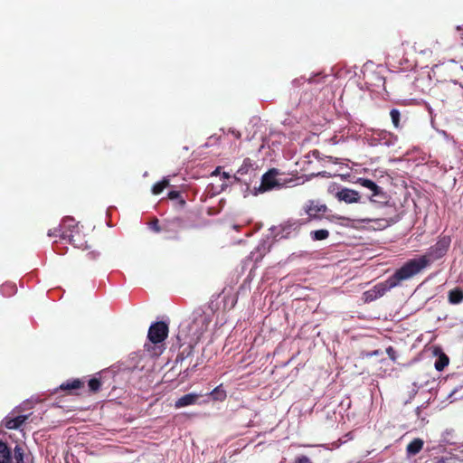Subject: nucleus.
<instances>
[{"mask_svg": "<svg viewBox=\"0 0 463 463\" xmlns=\"http://www.w3.org/2000/svg\"><path fill=\"white\" fill-rule=\"evenodd\" d=\"M450 241V238L448 236L440 238L424 255L409 260L404 265L412 276L419 274L421 270L430 266L431 262L442 258L447 253Z\"/></svg>", "mask_w": 463, "mask_h": 463, "instance_id": "1", "label": "nucleus"}, {"mask_svg": "<svg viewBox=\"0 0 463 463\" xmlns=\"http://www.w3.org/2000/svg\"><path fill=\"white\" fill-rule=\"evenodd\" d=\"M413 276L409 271L407 267L403 264L398 269L391 277L384 282L375 285L373 288L377 293L378 298L383 297L388 290L397 287L402 281L409 279Z\"/></svg>", "mask_w": 463, "mask_h": 463, "instance_id": "2", "label": "nucleus"}, {"mask_svg": "<svg viewBox=\"0 0 463 463\" xmlns=\"http://www.w3.org/2000/svg\"><path fill=\"white\" fill-rule=\"evenodd\" d=\"M210 323L211 317L204 312L200 311L194 314L193 321L189 325V332L195 343L207 331Z\"/></svg>", "mask_w": 463, "mask_h": 463, "instance_id": "3", "label": "nucleus"}, {"mask_svg": "<svg viewBox=\"0 0 463 463\" xmlns=\"http://www.w3.org/2000/svg\"><path fill=\"white\" fill-rule=\"evenodd\" d=\"M439 82L436 89L437 91L440 94L441 99H453L461 94L463 90V87L458 83L457 80L450 79L449 80H439Z\"/></svg>", "mask_w": 463, "mask_h": 463, "instance_id": "4", "label": "nucleus"}, {"mask_svg": "<svg viewBox=\"0 0 463 463\" xmlns=\"http://www.w3.org/2000/svg\"><path fill=\"white\" fill-rule=\"evenodd\" d=\"M168 335V326L165 322L158 321L153 323L147 333V338L151 344L156 345L163 343Z\"/></svg>", "mask_w": 463, "mask_h": 463, "instance_id": "5", "label": "nucleus"}, {"mask_svg": "<svg viewBox=\"0 0 463 463\" xmlns=\"http://www.w3.org/2000/svg\"><path fill=\"white\" fill-rule=\"evenodd\" d=\"M356 184L369 189L372 194L369 196V200L372 203L385 202L387 200V194L383 189L377 185L373 181L367 178H358Z\"/></svg>", "mask_w": 463, "mask_h": 463, "instance_id": "6", "label": "nucleus"}, {"mask_svg": "<svg viewBox=\"0 0 463 463\" xmlns=\"http://www.w3.org/2000/svg\"><path fill=\"white\" fill-rule=\"evenodd\" d=\"M18 408L13 410L4 420L2 424L8 430H21L23 424L29 419L32 413L19 415Z\"/></svg>", "mask_w": 463, "mask_h": 463, "instance_id": "7", "label": "nucleus"}, {"mask_svg": "<svg viewBox=\"0 0 463 463\" xmlns=\"http://www.w3.org/2000/svg\"><path fill=\"white\" fill-rule=\"evenodd\" d=\"M61 239L69 241L75 248L87 250L89 249L88 241L80 230H71V232H64L61 234Z\"/></svg>", "mask_w": 463, "mask_h": 463, "instance_id": "8", "label": "nucleus"}, {"mask_svg": "<svg viewBox=\"0 0 463 463\" xmlns=\"http://www.w3.org/2000/svg\"><path fill=\"white\" fill-rule=\"evenodd\" d=\"M278 171L276 169H270L262 175L261 183L259 188L260 192H266L273 189L276 186H279L280 184L277 180L276 176Z\"/></svg>", "mask_w": 463, "mask_h": 463, "instance_id": "9", "label": "nucleus"}, {"mask_svg": "<svg viewBox=\"0 0 463 463\" xmlns=\"http://www.w3.org/2000/svg\"><path fill=\"white\" fill-rule=\"evenodd\" d=\"M335 197L338 201L345 202V203H355L361 200L359 192L346 187L340 189L335 194Z\"/></svg>", "mask_w": 463, "mask_h": 463, "instance_id": "10", "label": "nucleus"}, {"mask_svg": "<svg viewBox=\"0 0 463 463\" xmlns=\"http://www.w3.org/2000/svg\"><path fill=\"white\" fill-rule=\"evenodd\" d=\"M326 206L325 204H316L314 201H309L306 206L305 211L308 215V221L312 219H320L322 213H326Z\"/></svg>", "mask_w": 463, "mask_h": 463, "instance_id": "11", "label": "nucleus"}, {"mask_svg": "<svg viewBox=\"0 0 463 463\" xmlns=\"http://www.w3.org/2000/svg\"><path fill=\"white\" fill-rule=\"evenodd\" d=\"M84 387V382L80 379H70L62 383L59 389L66 392L68 394L74 393V391Z\"/></svg>", "mask_w": 463, "mask_h": 463, "instance_id": "12", "label": "nucleus"}, {"mask_svg": "<svg viewBox=\"0 0 463 463\" xmlns=\"http://www.w3.org/2000/svg\"><path fill=\"white\" fill-rule=\"evenodd\" d=\"M424 45L425 49L420 50V52L422 53L430 52L438 54L439 52H441L442 49L441 43L438 40H435L433 38H427L425 40Z\"/></svg>", "mask_w": 463, "mask_h": 463, "instance_id": "13", "label": "nucleus"}, {"mask_svg": "<svg viewBox=\"0 0 463 463\" xmlns=\"http://www.w3.org/2000/svg\"><path fill=\"white\" fill-rule=\"evenodd\" d=\"M199 398L198 394L195 393H188L182 397H180L175 403V408H182L185 406H189L192 404L196 403L197 400Z\"/></svg>", "mask_w": 463, "mask_h": 463, "instance_id": "14", "label": "nucleus"}, {"mask_svg": "<svg viewBox=\"0 0 463 463\" xmlns=\"http://www.w3.org/2000/svg\"><path fill=\"white\" fill-rule=\"evenodd\" d=\"M448 300L451 305H458L463 302V289L459 287L450 289L448 292Z\"/></svg>", "mask_w": 463, "mask_h": 463, "instance_id": "15", "label": "nucleus"}, {"mask_svg": "<svg viewBox=\"0 0 463 463\" xmlns=\"http://www.w3.org/2000/svg\"><path fill=\"white\" fill-rule=\"evenodd\" d=\"M253 171H254V168H253V163H252L251 159L245 158L242 162V165L237 170L236 175L239 176L235 175V178L238 180H241V177H242Z\"/></svg>", "mask_w": 463, "mask_h": 463, "instance_id": "16", "label": "nucleus"}, {"mask_svg": "<svg viewBox=\"0 0 463 463\" xmlns=\"http://www.w3.org/2000/svg\"><path fill=\"white\" fill-rule=\"evenodd\" d=\"M0 463H13L11 449L2 440H0Z\"/></svg>", "mask_w": 463, "mask_h": 463, "instance_id": "17", "label": "nucleus"}, {"mask_svg": "<svg viewBox=\"0 0 463 463\" xmlns=\"http://www.w3.org/2000/svg\"><path fill=\"white\" fill-rule=\"evenodd\" d=\"M302 223L297 222H288L280 225L281 235L280 238H287L289 236L292 231H297Z\"/></svg>", "mask_w": 463, "mask_h": 463, "instance_id": "18", "label": "nucleus"}, {"mask_svg": "<svg viewBox=\"0 0 463 463\" xmlns=\"http://www.w3.org/2000/svg\"><path fill=\"white\" fill-rule=\"evenodd\" d=\"M423 440L417 438L411 440L406 448L407 453L409 455H416L418 454L423 448Z\"/></svg>", "mask_w": 463, "mask_h": 463, "instance_id": "19", "label": "nucleus"}, {"mask_svg": "<svg viewBox=\"0 0 463 463\" xmlns=\"http://www.w3.org/2000/svg\"><path fill=\"white\" fill-rule=\"evenodd\" d=\"M60 225L63 231H67L68 232H71V230H80L79 222L70 216L64 217Z\"/></svg>", "mask_w": 463, "mask_h": 463, "instance_id": "20", "label": "nucleus"}, {"mask_svg": "<svg viewBox=\"0 0 463 463\" xmlns=\"http://www.w3.org/2000/svg\"><path fill=\"white\" fill-rule=\"evenodd\" d=\"M194 343H189L183 350L177 354L175 363H183L186 358L190 357L194 353Z\"/></svg>", "mask_w": 463, "mask_h": 463, "instance_id": "21", "label": "nucleus"}, {"mask_svg": "<svg viewBox=\"0 0 463 463\" xmlns=\"http://www.w3.org/2000/svg\"><path fill=\"white\" fill-rule=\"evenodd\" d=\"M169 179L167 177H164L160 182L156 183L152 187V193L156 195L160 194L165 188L169 185Z\"/></svg>", "mask_w": 463, "mask_h": 463, "instance_id": "22", "label": "nucleus"}, {"mask_svg": "<svg viewBox=\"0 0 463 463\" xmlns=\"http://www.w3.org/2000/svg\"><path fill=\"white\" fill-rule=\"evenodd\" d=\"M102 386V383L100 378L93 377L89 380L88 382V387L89 391L91 393H97L100 391V388Z\"/></svg>", "mask_w": 463, "mask_h": 463, "instance_id": "23", "label": "nucleus"}, {"mask_svg": "<svg viewBox=\"0 0 463 463\" xmlns=\"http://www.w3.org/2000/svg\"><path fill=\"white\" fill-rule=\"evenodd\" d=\"M449 363V357L444 353H442L435 362V369L439 372H441L445 369L446 366H448Z\"/></svg>", "mask_w": 463, "mask_h": 463, "instance_id": "24", "label": "nucleus"}, {"mask_svg": "<svg viewBox=\"0 0 463 463\" xmlns=\"http://www.w3.org/2000/svg\"><path fill=\"white\" fill-rule=\"evenodd\" d=\"M14 463H26L24 461V450L20 445H16L14 449V455L12 456Z\"/></svg>", "mask_w": 463, "mask_h": 463, "instance_id": "25", "label": "nucleus"}, {"mask_svg": "<svg viewBox=\"0 0 463 463\" xmlns=\"http://www.w3.org/2000/svg\"><path fill=\"white\" fill-rule=\"evenodd\" d=\"M311 237L314 241H323L329 237V232L325 229L311 232Z\"/></svg>", "mask_w": 463, "mask_h": 463, "instance_id": "26", "label": "nucleus"}, {"mask_svg": "<svg viewBox=\"0 0 463 463\" xmlns=\"http://www.w3.org/2000/svg\"><path fill=\"white\" fill-rule=\"evenodd\" d=\"M390 116H391L393 127L395 128H401V124H400L401 113H400V111L397 109H392L390 111Z\"/></svg>", "mask_w": 463, "mask_h": 463, "instance_id": "27", "label": "nucleus"}, {"mask_svg": "<svg viewBox=\"0 0 463 463\" xmlns=\"http://www.w3.org/2000/svg\"><path fill=\"white\" fill-rule=\"evenodd\" d=\"M364 300L366 302H371L378 298L377 293L375 292L374 288L364 292Z\"/></svg>", "mask_w": 463, "mask_h": 463, "instance_id": "28", "label": "nucleus"}, {"mask_svg": "<svg viewBox=\"0 0 463 463\" xmlns=\"http://www.w3.org/2000/svg\"><path fill=\"white\" fill-rule=\"evenodd\" d=\"M373 221L377 222L379 226H382L383 228L389 226V221L386 220V219L373 220V219L366 218V219H363L362 220L363 222H366V223H369V222H371Z\"/></svg>", "mask_w": 463, "mask_h": 463, "instance_id": "29", "label": "nucleus"}, {"mask_svg": "<svg viewBox=\"0 0 463 463\" xmlns=\"http://www.w3.org/2000/svg\"><path fill=\"white\" fill-rule=\"evenodd\" d=\"M64 232H67V231H63L60 225L59 227L49 230L48 236H50V237L60 236L61 237V234L64 233Z\"/></svg>", "mask_w": 463, "mask_h": 463, "instance_id": "30", "label": "nucleus"}, {"mask_svg": "<svg viewBox=\"0 0 463 463\" xmlns=\"http://www.w3.org/2000/svg\"><path fill=\"white\" fill-rule=\"evenodd\" d=\"M149 227L155 232H160L162 231L161 226L159 225V221L155 218L149 222Z\"/></svg>", "mask_w": 463, "mask_h": 463, "instance_id": "31", "label": "nucleus"}, {"mask_svg": "<svg viewBox=\"0 0 463 463\" xmlns=\"http://www.w3.org/2000/svg\"><path fill=\"white\" fill-rule=\"evenodd\" d=\"M386 354H388L389 358L395 362L396 359H397V356H396V351L394 350V348L392 346H389L386 348Z\"/></svg>", "mask_w": 463, "mask_h": 463, "instance_id": "32", "label": "nucleus"}, {"mask_svg": "<svg viewBox=\"0 0 463 463\" xmlns=\"http://www.w3.org/2000/svg\"><path fill=\"white\" fill-rule=\"evenodd\" d=\"M294 463H313V462L311 461V459L308 457H307L305 455H301L295 458Z\"/></svg>", "mask_w": 463, "mask_h": 463, "instance_id": "33", "label": "nucleus"}, {"mask_svg": "<svg viewBox=\"0 0 463 463\" xmlns=\"http://www.w3.org/2000/svg\"><path fill=\"white\" fill-rule=\"evenodd\" d=\"M168 198L171 200L179 199L181 197L180 192L178 191H170L168 193Z\"/></svg>", "mask_w": 463, "mask_h": 463, "instance_id": "34", "label": "nucleus"}, {"mask_svg": "<svg viewBox=\"0 0 463 463\" xmlns=\"http://www.w3.org/2000/svg\"><path fill=\"white\" fill-rule=\"evenodd\" d=\"M212 394H213V395H215V399H219V396H220V395H221L220 399H223V398H225V396H226V394H225V392H222L220 393V392H219L218 388H215V389L213 391Z\"/></svg>", "mask_w": 463, "mask_h": 463, "instance_id": "35", "label": "nucleus"}, {"mask_svg": "<svg viewBox=\"0 0 463 463\" xmlns=\"http://www.w3.org/2000/svg\"><path fill=\"white\" fill-rule=\"evenodd\" d=\"M445 70H446V68H445L443 65H441V66H437V67H436V70H435V71H433V73H434V75L440 74V73H442L443 71H445Z\"/></svg>", "mask_w": 463, "mask_h": 463, "instance_id": "36", "label": "nucleus"}, {"mask_svg": "<svg viewBox=\"0 0 463 463\" xmlns=\"http://www.w3.org/2000/svg\"><path fill=\"white\" fill-rule=\"evenodd\" d=\"M99 256V253L96 251H90L87 253V257L89 260H95Z\"/></svg>", "mask_w": 463, "mask_h": 463, "instance_id": "37", "label": "nucleus"}, {"mask_svg": "<svg viewBox=\"0 0 463 463\" xmlns=\"http://www.w3.org/2000/svg\"><path fill=\"white\" fill-rule=\"evenodd\" d=\"M161 353H162V349H161V347H160V346H155V347H153V353H152V354H153L154 355H159V354H161Z\"/></svg>", "mask_w": 463, "mask_h": 463, "instance_id": "38", "label": "nucleus"}, {"mask_svg": "<svg viewBox=\"0 0 463 463\" xmlns=\"http://www.w3.org/2000/svg\"><path fill=\"white\" fill-rule=\"evenodd\" d=\"M177 200H178V204H179L180 207L183 208V207L185 206L186 202H185V200L182 196L179 199H177Z\"/></svg>", "mask_w": 463, "mask_h": 463, "instance_id": "39", "label": "nucleus"}, {"mask_svg": "<svg viewBox=\"0 0 463 463\" xmlns=\"http://www.w3.org/2000/svg\"><path fill=\"white\" fill-rule=\"evenodd\" d=\"M13 288V287H12V286H8V285H4V286L2 287V290H5V288Z\"/></svg>", "mask_w": 463, "mask_h": 463, "instance_id": "40", "label": "nucleus"}, {"mask_svg": "<svg viewBox=\"0 0 463 463\" xmlns=\"http://www.w3.org/2000/svg\"><path fill=\"white\" fill-rule=\"evenodd\" d=\"M145 347L147 349V351H150V345L149 344H146Z\"/></svg>", "mask_w": 463, "mask_h": 463, "instance_id": "41", "label": "nucleus"}, {"mask_svg": "<svg viewBox=\"0 0 463 463\" xmlns=\"http://www.w3.org/2000/svg\"><path fill=\"white\" fill-rule=\"evenodd\" d=\"M378 354H379V351H378V350H376V351H374L371 355H378Z\"/></svg>", "mask_w": 463, "mask_h": 463, "instance_id": "42", "label": "nucleus"}, {"mask_svg": "<svg viewBox=\"0 0 463 463\" xmlns=\"http://www.w3.org/2000/svg\"><path fill=\"white\" fill-rule=\"evenodd\" d=\"M197 365H198V364H197V363H196V364H194L193 365V367H192V370L194 371V370L196 368V366H197Z\"/></svg>", "mask_w": 463, "mask_h": 463, "instance_id": "43", "label": "nucleus"}]
</instances>
